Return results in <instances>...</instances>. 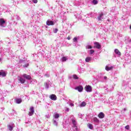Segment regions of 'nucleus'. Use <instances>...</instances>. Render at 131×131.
Segmentation results:
<instances>
[{"mask_svg": "<svg viewBox=\"0 0 131 131\" xmlns=\"http://www.w3.org/2000/svg\"><path fill=\"white\" fill-rule=\"evenodd\" d=\"M16 19H17V20H20V17H19V16L18 15H16L15 16Z\"/></svg>", "mask_w": 131, "mask_h": 131, "instance_id": "nucleus-39", "label": "nucleus"}, {"mask_svg": "<svg viewBox=\"0 0 131 131\" xmlns=\"http://www.w3.org/2000/svg\"><path fill=\"white\" fill-rule=\"evenodd\" d=\"M34 114V108L33 107V106H31L30 108V111L29 112L28 115L29 116H32V115H33Z\"/></svg>", "mask_w": 131, "mask_h": 131, "instance_id": "nucleus-2", "label": "nucleus"}, {"mask_svg": "<svg viewBox=\"0 0 131 131\" xmlns=\"http://www.w3.org/2000/svg\"><path fill=\"white\" fill-rule=\"evenodd\" d=\"M1 61H2V59L0 58V62H1Z\"/></svg>", "mask_w": 131, "mask_h": 131, "instance_id": "nucleus-45", "label": "nucleus"}, {"mask_svg": "<svg viewBox=\"0 0 131 131\" xmlns=\"http://www.w3.org/2000/svg\"><path fill=\"white\" fill-rule=\"evenodd\" d=\"M7 75V73L4 71H0V76H2L3 77H5Z\"/></svg>", "mask_w": 131, "mask_h": 131, "instance_id": "nucleus-11", "label": "nucleus"}, {"mask_svg": "<svg viewBox=\"0 0 131 131\" xmlns=\"http://www.w3.org/2000/svg\"><path fill=\"white\" fill-rule=\"evenodd\" d=\"M67 38H68V39L69 40H70V39L71 38H70V36H68Z\"/></svg>", "mask_w": 131, "mask_h": 131, "instance_id": "nucleus-42", "label": "nucleus"}, {"mask_svg": "<svg viewBox=\"0 0 131 131\" xmlns=\"http://www.w3.org/2000/svg\"><path fill=\"white\" fill-rule=\"evenodd\" d=\"M104 89H105V90H108V86L107 85H105L104 86Z\"/></svg>", "mask_w": 131, "mask_h": 131, "instance_id": "nucleus-38", "label": "nucleus"}, {"mask_svg": "<svg viewBox=\"0 0 131 131\" xmlns=\"http://www.w3.org/2000/svg\"><path fill=\"white\" fill-rule=\"evenodd\" d=\"M23 76V77H24V78H26V79H29V80L31 79V77L26 74H24Z\"/></svg>", "mask_w": 131, "mask_h": 131, "instance_id": "nucleus-13", "label": "nucleus"}, {"mask_svg": "<svg viewBox=\"0 0 131 131\" xmlns=\"http://www.w3.org/2000/svg\"><path fill=\"white\" fill-rule=\"evenodd\" d=\"M50 99L53 101H56L57 100V96L55 94H52L49 96Z\"/></svg>", "mask_w": 131, "mask_h": 131, "instance_id": "nucleus-6", "label": "nucleus"}, {"mask_svg": "<svg viewBox=\"0 0 131 131\" xmlns=\"http://www.w3.org/2000/svg\"><path fill=\"white\" fill-rule=\"evenodd\" d=\"M34 4H37V0H32Z\"/></svg>", "mask_w": 131, "mask_h": 131, "instance_id": "nucleus-36", "label": "nucleus"}, {"mask_svg": "<svg viewBox=\"0 0 131 131\" xmlns=\"http://www.w3.org/2000/svg\"><path fill=\"white\" fill-rule=\"evenodd\" d=\"M46 118H50L51 117V114H47L46 116Z\"/></svg>", "mask_w": 131, "mask_h": 131, "instance_id": "nucleus-29", "label": "nucleus"}, {"mask_svg": "<svg viewBox=\"0 0 131 131\" xmlns=\"http://www.w3.org/2000/svg\"><path fill=\"white\" fill-rule=\"evenodd\" d=\"M93 120H94V122H99V119H98V118H94L93 119Z\"/></svg>", "mask_w": 131, "mask_h": 131, "instance_id": "nucleus-27", "label": "nucleus"}, {"mask_svg": "<svg viewBox=\"0 0 131 131\" xmlns=\"http://www.w3.org/2000/svg\"><path fill=\"white\" fill-rule=\"evenodd\" d=\"M103 13H101L99 16H98V21H101L102 19H103Z\"/></svg>", "mask_w": 131, "mask_h": 131, "instance_id": "nucleus-14", "label": "nucleus"}, {"mask_svg": "<svg viewBox=\"0 0 131 131\" xmlns=\"http://www.w3.org/2000/svg\"><path fill=\"white\" fill-rule=\"evenodd\" d=\"M84 89L85 91L88 93H91L92 92V86L91 85H86Z\"/></svg>", "mask_w": 131, "mask_h": 131, "instance_id": "nucleus-3", "label": "nucleus"}, {"mask_svg": "<svg viewBox=\"0 0 131 131\" xmlns=\"http://www.w3.org/2000/svg\"><path fill=\"white\" fill-rule=\"evenodd\" d=\"M18 80L20 82V83H25V79L23 78L22 77H18Z\"/></svg>", "mask_w": 131, "mask_h": 131, "instance_id": "nucleus-10", "label": "nucleus"}, {"mask_svg": "<svg viewBox=\"0 0 131 131\" xmlns=\"http://www.w3.org/2000/svg\"><path fill=\"white\" fill-rule=\"evenodd\" d=\"M53 121L54 125L55 126H58V121H59V120H55L53 119Z\"/></svg>", "mask_w": 131, "mask_h": 131, "instance_id": "nucleus-17", "label": "nucleus"}, {"mask_svg": "<svg viewBox=\"0 0 131 131\" xmlns=\"http://www.w3.org/2000/svg\"><path fill=\"white\" fill-rule=\"evenodd\" d=\"M115 53L116 55H118V56H121V53H120L119 50L117 49H115Z\"/></svg>", "mask_w": 131, "mask_h": 131, "instance_id": "nucleus-18", "label": "nucleus"}, {"mask_svg": "<svg viewBox=\"0 0 131 131\" xmlns=\"http://www.w3.org/2000/svg\"><path fill=\"white\" fill-rule=\"evenodd\" d=\"M45 76H47V77H49V76H50V75L49 74H46Z\"/></svg>", "mask_w": 131, "mask_h": 131, "instance_id": "nucleus-41", "label": "nucleus"}, {"mask_svg": "<svg viewBox=\"0 0 131 131\" xmlns=\"http://www.w3.org/2000/svg\"><path fill=\"white\" fill-rule=\"evenodd\" d=\"M72 122L73 124V128L74 130L77 131V126H76V121H75V120H72Z\"/></svg>", "mask_w": 131, "mask_h": 131, "instance_id": "nucleus-5", "label": "nucleus"}, {"mask_svg": "<svg viewBox=\"0 0 131 131\" xmlns=\"http://www.w3.org/2000/svg\"><path fill=\"white\" fill-rule=\"evenodd\" d=\"M125 128H126V129H129V125H126L125 127Z\"/></svg>", "mask_w": 131, "mask_h": 131, "instance_id": "nucleus-37", "label": "nucleus"}, {"mask_svg": "<svg viewBox=\"0 0 131 131\" xmlns=\"http://www.w3.org/2000/svg\"><path fill=\"white\" fill-rule=\"evenodd\" d=\"M112 69H113V66H111V67L106 66L105 67V70H106V71H110V70H112Z\"/></svg>", "mask_w": 131, "mask_h": 131, "instance_id": "nucleus-19", "label": "nucleus"}, {"mask_svg": "<svg viewBox=\"0 0 131 131\" xmlns=\"http://www.w3.org/2000/svg\"><path fill=\"white\" fill-rule=\"evenodd\" d=\"M75 90H76V91L79 92L80 93H81V92L83 91V87H82V86H79L76 88Z\"/></svg>", "mask_w": 131, "mask_h": 131, "instance_id": "nucleus-9", "label": "nucleus"}, {"mask_svg": "<svg viewBox=\"0 0 131 131\" xmlns=\"http://www.w3.org/2000/svg\"><path fill=\"white\" fill-rule=\"evenodd\" d=\"M65 108H66L65 111L66 112H69V108H68V107H65Z\"/></svg>", "mask_w": 131, "mask_h": 131, "instance_id": "nucleus-35", "label": "nucleus"}, {"mask_svg": "<svg viewBox=\"0 0 131 131\" xmlns=\"http://www.w3.org/2000/svg\"><path fill=\"white\" fill-rule=\"evenodd\" d=\"M73 41H74V42H77V37H74V38H73Z\"/></svg>", "mask_w": 131, "mask_h": 131, "instance_id": "nucleus-30", "label": "nucleus"}, {"mask_svg": "<svg viewBox=\"0 0 131 131\" xmlns=\"http://www.w3.org/2000/svg\"><path fill=\"white\" fill-rule=\"evenodd\" d=\"M73 78L74 79H77L78 78V77H77V76L76 75H73Z\"/></svg>", "mask_w": 131, "mask_h": 131, "instance_id": "nucleus-31", "label": "nucleus"}, {"mask_svg": "<svg viewBox=\"0 0 131 131\" xmlns=\"http://www.w3.org/2000/svg\"><path fill=\"white\" fill-rule=\"evenodd\" d=\"M59 117H60V115H59V114H57V113H56L53 115V119L59 120Z\"/></svg>", "mask_w": 131, "mask_h": 131, "instance_id": "nucleus-7", "label": "nucleus"}, {"mask_svg": "<svg viewBox=\"0 0 131 131\" xmlns=\"http://www.w3.org/2000/svg\"><path fill=\"white\" fill-rule=\"evenodd\" d=\"M126 110V108H124V111H125Z\"/></svg>", "mask_w": 131, "mask_h": 131, "instance_id": "nucleus-44", "label": "nucleus"}, {"mask_svg": "<svg viewBox=\"0 0 131 131\" xmlns=\"http://www.w3.org/2000/svg\"><path fill=\"white\" fill-rule=\"evenodd\" d=\"M88 126L89 128H90V129H93V128H94V127L93 126V125L92 124L89 123L88 124Z\"/></svg>", "mask_w": 131, "mask_h": 131, "instance_id": "nucleus-22", "label": "nucleus"}, {"mask_svg": "<svg viewBox=\"0 0 131 131\" xmlns=\"http://www.w3.org/2000/svg\"><path fill=\"white\" fill-rule=\"evenodd\" d=\"M8 128L10 131L13 130V128H14V124L12 123H11L10 124H8Z\"/></svg>", "mask_w": 131, "mask_h": 131, "instance_id": "nucleus-8", "label": "nucleus"}, {"mask_svg": "<svg viewBox=\"0 0 131 131\" xmlns=\"http://www.w3.org/2000/svg\"><path fill=\"white\" fill-rule=\"evenodd\" d=\"M85 61L86 62H91V61H92V57H86L85 59Z\"/></svg>", "mask_w": 131, "mask_h": 131, "instance_id": "nucleus-21", "label": "nucleus"}, {"mask_svg": "<svg viewBox=\"0 0 131 131\" xmlns=\"http://www.w3.org/2000/svg\"><path fill=\"white\" fill-rule=\"evenodd\" d=\"M28 66H29V64H28V63H27V64H26L25 65H24L23 67H28Z\"/></svg>", "mask_w": 131, "mask_h": 131, "instance_id": "nucleus-40", "label": "nucleus"}, {"mask_svg": "<svg viewBox=\"0 0 131 131\" xmlns=\"http://www.w3.org/2000/svg\"><path fill=\"white\" fill-rule=\"evenodd\" d=\"M86 50H89L90 49H93V47H92V46H90V45H88L86 46Z\"/></svg>", "mask_w": 131, "mask_h": 131, "instance_id": "nucleus-25", "label": "nucleus"}, {"mask_svg": "<svg viewBox=\"0 0 131 131\" xmlns=\"http://www.w3.org/2000/svg\"><path fill=\"white\" fill-rule=\"evenodd\" d=\"M98 117L100 119H103L105 117V114H104L102 112H101L98 115Z\"/></svg>", "mask_w": 131, "mask_h": 131, "instance_id": "nucleus-16", "label": "nucleus"}, {"mask_svg": "<svg viewBox=\"0 0 131 131\" xmlns=\"http://www.w3.org/2000/svg\"><path fill=\"white\" fill-rule=\"evenodd\" d=\"M50 81L46 82L45 83V85L46 89H48L50 88Z\"/></svg>", "mask_w": 131, "mask_h": 131, "instance_id": "nucleus-20", "label": "nucleus"}, {"mask_svg": "<svg viewBox=\"0 0 131 131\" xmlns=\"http://www.w3.org/2000/svg\"><path fill=\"white\" fill-rule=\"evenodd\" d=\"M54 33H57L58 32V29H55L53 31Z\"/></svg>", "mask_w": 131, "mask_h": 131, "instance_id": "nucleus-34", "label": "nucleus"}, {"mask_svg": "<svg viewBox=\"0 0 131 131\" xmlns=\"http://www.w3.org/2000/svg\"><path fill=\"white\" fill-rule=\"evenodd\" d=\"M70 106L71 107H74V104L73 103H70Z\"/></svg>", "mask_w": 131, "mask_h": 131, "instance_id": "nucleus-33", "label": "nucleus"}, {"mask_svg": "<svg viewBox=\"0 0 131 131\" xmlns=\"http://www.w3.org/2000/svg\"><path fill=\"white\" fill-rule=\"evenodd\" d=\"M46 24L47 25H48V26H53V25H55V23L52 20H50L49 19H48L47 22H46Z\"/></svg>", "mask_w": 131, "mask_h": 131, "instance_id": "nucleus-4", "label": "nucleus"}, {"mask_svg": "<svg viewBox=\"0 0 131 131\" xmlns=\"http://www.w3.org/2000/svg\"><path fill=\"white\" fill-rule=\"evenodd\" d=\"M86 105L85 102H82L80 104V107H84Z\"/></svg>", "mask_w": 131, "mask_h": 131, "instance_id": "nucleus-24", "label": "nucleus"}, {"mask_svg": "<svg viewBox=\"0 0 131 131\" xmlns=\"http://www.w3.org/2000/svg\"><path fill=\"white\" fill-rule=\"evenodd\" d=\"M61 61H62V62H65V61H67V57H63L61 58Z\"/></svg>", "mask_w": 131, "mask_h": 131, "instance_id": "nucleus-23", "label": "nucleus"}, {"mask_svg": "<svg viewBox=\"0 0 131 131\" xmlns=\"http://www.w3.org/2000/svg\"><path fill=\"white\" fill-rule=\"evenodd\" d=\"M94 45L95 47L96 48V49H101V45H100V43H99V42H95Z\"/></svg>", "mask_w": 131, "mask_h": 131, "instance_id": "nucleus-15", "label": "nucleus"}, {"mask_svg": "<svg viewBox=\"0 0 131 131\" xmlns=\"http://www.w3.org/2000/svg\"><path fill=\"white\" fill-rule=\"evenodd\" d=\"M15 101L16 104H21L22 103V99L21 98H15Z\"/></svg>", "mask_w": 131, "mask_h": 131, "instance_id": "nucleus-12", "label": "nucleus"}, {"mask_svg": "<svg viewBox=\"0 0 131 131\" xmlns=\"http://www.w3.org/2000/svg\"><path fill=\"white\" fill-rule=\"evenodd\" d=\"M0 26L1 27H6L7 26L6 21L3 18H0Z\"/></svg>", "mask_w": 131, "mask_h": 131, "instance_id": "nucleus-1", "label": "nucleus"}, {"mask_svg": "<svg viewBox=\"0 0 131 131\" xmlns=\"http://www.w3.org/2000/svg\"><path fill=\"white\" fill-rule=\"evenodd\" d=\"M92 4H93V5H97L98 4V1H97V0H93L92 1Z\"/></svg>", "mask_w": 131, "mask_h": 131, "instance_id": "nucleus-26", "label": "nucleus"}, {"mask_svg": "<svg viewBox=\"0 0 131 131\" xmlns=\"http://www.w3.org/2000/svg\"><path fill=\"white\" fill-rule=\"evenodd\" d=\"M104 78V79H107V77L105 76Z\"/></svg>", "mask_w": 131, "mask_h": 131, "instance_id": "nucleus-43", "label": "nucleus"}, {"mask_svg": "<svg viewBox=\"0 0 131 131\" xmlns=\"http://www.w3.org/2000/svg\"><path fill=\"white\" fill-rule=\"evenodd\" d=\"M114 88H113V86H112V88H111V89H108V92H112V91H113V89H114Z\"/></svg>", "mask_w": 131, "mask_h": 131, "instance_id": "nucleus-32", "label": "nucleus"}, {"mask_svg": "<svg viewBox=\"0 0 131 131\" xmlns=\"http://www.w3.org/2000/svg\"><path fill=\"white\" fill-rule=\"evenodd\" d=\"M94 53H95L94 50H90V55H93V54H94Z\"/></svg>", "mask_w": 131, "mask_h": 131, "instance_id": "nucleus-28", "label": "nucleus"}]
</instances>
